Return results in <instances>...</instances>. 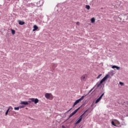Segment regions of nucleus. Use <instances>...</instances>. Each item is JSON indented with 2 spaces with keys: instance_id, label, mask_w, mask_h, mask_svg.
<instances>
[{
  "instance_id": "obj_10",
  "label": "nucleus",
  "mask_w": 128,
  "mask_h": 128,
  "mask_svg": "<svg viewBox=\"0 0 128 128\" xmlns=\"http://www.w3.org/2000/svg\"><path fill=\"white\" fill-rule=\"evenodd\" d=\"M91 22L92 24H94V22H96V18H91Z\"/></svg>"
},
{
  "instance_id": "obj_25",
  "label": "nucleus",
  "mask_w": 128,
  "mask_h": 128,
  "mask_svg": "<svg viewBox=\"0 0 128 128\" xmlns=\"http://www.w3.org/2000/svg\"><path fill=\"white\" fill-rule=\"evenodd\" d=\"M54 66H56V64H54Z\"/></svg>"
},
{
  "instance_id": "obj_5",
  "label": "nucleus",
  "mask_w": 128,
  "mask_h": 128,
  "mask_svg": "<svg viewBox=\"0 0 128 128\" xmlns=\"http://www.w3.org/2000/svg\"><path fill=\"white\" fill-rule=\"evenodd\" d=\"M88 112V110H86L82 115H81L80 118H78V120H76V124H80L82 122V116H84V114Z\"/></svg>"
},
{
  "instance_id": "obj_1",
  "label": "nucleus",
  "mask_w": 128,
  "mask_h": 128,
  "mask_svg": "<svg viewBox=\"0 0 128 128\" xmlns=\"http://www.w3.org/2000/svg\"><path fill=\"white\" fill-rule=\"evenodd\" d=\"M30 100L28 102H22L20 104H24V106H28L29 104H32V102H34L35 104H38V102L39 100L38 98H31L29 99Z\"/></svg>"
},
{
  "instance_id": "obj_12",
  "label": "nucleus",
  "mask_w": 128,
  "mask_h": 128,
  "mask_svg": "<svg viewBox=\"0 0 128 128\" xmlns=\"http://www.w3.org/2000/svg\"><path fill=\"white\" fill-rule=\"evenodd\" d=\"M19 24L20 26H24V22L22 21H19Z\"/></svg>"
},
{
  "instance_id": "obj_26",
  "label": "nucleus",
  "mask_w": 128,
  "mask_h": 128,
  "mask_svg": "<svg viewBox=\"0 0 128 128\" xmlns=\"http://www.w3.org/2000/svg\"><path fill=\"white\" fill-rule=\"evenodd\" d=\"M26 110H28V108H26Z\"/></svg>"
},
{
  "instance_id": "obj_14",
  "label": "nucleus",
  "mask_w": 128,
  "mask_h": 128,
  "mask_svg": "<svg viewBox=\"0 0 128 128\" xmlns=\"http://www.w3.org/2000/svg\"><path fill=\"white\" fill-rule=\"evenodd\" d=\"M86 8L87 10H90V6L89 5H86Z\"/></svg>"
},
{
  "instance_id": "obj_24",
  "label": "nucleus",
  "mask_w": 128,
  "mask_h": 128,
  "mask_svg": "<svg viewBox=\"0 0 128 128\" xmlns=\"http://www.w3.org/2000/svg\"><path fill=\"white\" fill-rule=\"evenodd\" d=\"M62 128H64V126H62Z\"/></svg>"
},
{
  "instance_id": "obj_13",
  "label": "nucleus",
  "mask_w": 128,
  "mask_h": 128,
  "mask_svg": "<svg viewBox=\"0 0 128 128\" xmlns=\"http://www.w3.org/2000/svg\"><path fill=\"white\" fill-rule=\"evenodd\" d=\"M111 124L112 126H116V123H114V122L112 121Z\"/></svg>"
},
{
  "instance_id": "obj_20",
  "label": "nucleus",
  "mask_w": 128,
  "mask_h": 128,
  "mask_svg": "<svg viewBox=\"0 0 128 128\" xmlns=\"http://www.w3.org/2000/svg\"><path fill=\"white\" fill-rule=\"evenodd\" d=\"M8 112H10V111H9L8 110H6V116H8Z\"/></svg>"
},
{
  "instance_id": "obj_2",
  "label": "nucleus",
  "mask_w": 128,
  "mask_h": 128,
  "mask_svg": "<svg viewBox=\"0 0 128 128\" xmlns=\"http://www.w3.org/2000/svg\"><path fill=\"white\" fill-rule=\"evenodd\" d=\"M110 76V75L107 74L106 75L100 82V83H97L96 84V86L97 88H100V86L102 84V82H105L106 80H108V78Z\"/></svg>"
},
{
  "instance_id": "obj_3",
  "label": "nucleus",
  "mask_w": 128,
  "mask_h": 128,
  "mask_svg": "<svg viewBox=\"0 0 128 128\" xmlns=\"http://www.w3.org/2000/svg\"><path fill=\"white\" fill-rule=\"evenodd\" d=\"M88 78V74H84L80 77V81L82 82H84L86 81V80Z\"/></svg>"
},
{
  "instance_id": "obj_4",
  "label": "nucleus",
  "mask_w": 128,
  "mask_h": 128,
  "mask_svg": "<svg viewBox=\"0 0 128 128\" xmlns=\"http://www.w3.org/2000/svg\"><path fill=\"white\" fill-rule=\"evenodd\" d=\"M84 96H82L81 98H80V99L78 100H77L74 104H73V108L76 106V104H78L80 102L81 100H84Z\"/></svg>"
},
{
  "instance_id": "obj_19",
  "label": "nucleus",
  "mask_w": 128,
  "mask_h": 128,
  "mask_svg": "<svg viewBox=\"0 0 128 128\" xmlns=\"http://www.w3.org/2000/svg\"><path fill=\"white\" fill-rule=\"evenodd\" d=\"M100 76H102V74H99V75L97 76L96 78H97V79H98V78H100Z\"/></svg>"
},
{
  "instance_id": "obj_6",
  "label": "nucleus",
  "mask_w": 128,
  "mask_h": 128,
  "mask_svg": "<svg viewBox=\"0 0 128 128\" xmlns=\"http://www.w3.org/2000/svg\"><path fill=\"white\" fill-rule=\"evenodd\" d=\"M45 98H46L48 100H50V98H52V94L50 93H46L45 94Z\"/></svg>"
},
{
  "instance_id": "obj_8",
  "label": "nucleus",
  "mask_w": 128,
  "mask_h": 128,
  "mask_svg": "<svg viewBox=\"0 0 128 128\" xmlns=\"http://www.w3.org/2000/svg\"><path fill=\"white\" fill-rule=\"evenodd\" d=\"M104 93H103L99 98H98L95 104H98V102H99L100 101V100H102V96H104Z\"/></svg>"
},
{
  "instance_id": "obj_23",
  "label": "nucleus",
  "mask_w": 128,
  "mask_h": 128,
  "mask_svg": "<svg viewBox=\"0 0 128 128\" xmlns=\"http://www.w3.org/2000/svg\"><path fill=\"white\" fill-rule=\"evenodd\" d=\"M72 110V108H71L70 110H69L68 111V112H70V110Z\"/></svg>"
},
{
  "instance_id": "obj_18",
  "label": "nucleus",
  "mask_w": 128,
  "mask_h": 128,
  "mask_svg": "<svg viewBox=\"0 0 128 128\" xmlns=\"http://www.w3.org/2000/svg\"><path fill=\"white\" fill-rule=\"evenodd\" d=\"M24 106H25L24 105L19 106V108H24Z\"/></svg>"
},
{
  "instance_id": "obj_17",
  "label": "nucleus",
  "mask_w": 128,
  "mask_h": 128,
  "mask_svg": "<svg viewBox=\"0 0 128 128\" xmlns=\"http://www.w3.org/2000/svg\"><path fill=\"white\" fill-rule=\"evenodd\" d=\"M14 110H20V107H15V108H14Z\"/></svg>"
},
{
  "instance_id": "obj_22",
  "label": "nucleus",
  "mask_w": 128,
  "mask_h": 128,
  "mask_svg": "<svg viewBox=\"0 0 128 128\" xmlns=\"http://www.w3.org/2000/svg\"><path fill=\"white\" fill-rule=\"evenodd\" d=\"M76 24H77V26H80V22H76Z\"/></svg>"
},
{
  "instance_id": "obj_21",
  "label": "nucleus",
  "mask_w": 128,
  "mask_h": 128,
  "mask_svg": "<svg viewBox=\"0 0 128 128\" xmlns=\"http://www.w3.org/2000/svg\"><path fill=\"white\" fill-rule=\"evenodd\" d=\"M120 84H121L122 86H124V83L122 82H120Z\"/></svg>"
},
{
  "instance_id": "obj_9",
  "label": "nucleus",
  "mask_w": 128,
  "mask_h": 128,
  "mask_svg": "<svg viewBox=\"0 0 128 128\" xmlns=\"http://www.w3.org/2000/svg\"><path fill=\"white\" fill-rule=\"evenodd\" d=\"M38 26H36V25H34V26L33 32H34V31L36 30H38Z\"/></svg>"
},
{
  "instance_id": "obj_7",
  "label": "nucleus",
  "mask_w": 128,
  "mask_h": 128,
  "mask_svg": "<svg viewBox=\"0 0 128 128\" xmlns=\"http://www.w3.org/2000/svg\"><path fill=\"white\" fill-rule=\"evenodd\" d=\"M80 107H79L78 109L76 110L73 112H72L69 116V118H72V116H74V114H76V112H78V110H80Z\"/></svg>"
},
{
  "instance_id": "obj_16",
  "label": "nucleus",
  "mask_w": 128,
  "mask_h": 128,
  "mask_svg": "<svg viewBox=\"0 0 128 128\" xmlns=\"http://www.w3.org/2000/svg\"><path fill=\"white\" fill-rule=\"evenodd\" d=\"M8 110L9 111L10 110V112H12V110H13V108H12V107L10 106H9Z\"/></svg>"
},
{
  "instance_id": "obj_15",
  "label": "nucleus",
  "mask_w": 128,
  "mask_h": 128,
  "mask_svg": "<svg viewBox=\"0 0 128 128\" xmlns=\"http://www.w3.org/2000/svg\"><path fill=\"white\" fill-rule=\"evenodd\" d=\"M11 32H12V34H16V30H11Z\"/></svg>"
},
{
  "instance_id": "obj_11",
  "label": "nucleus",
  "mask_w": 128,
  "mask_h": 128,
  "mask_svg": "<svg viewBox=\"0 0 128 128\" xmlns=\"http://www.w3.org/2000/svg\"><path fill=\"white\" fill-rule=\"evenodd\" d=\"M112 68H116V70H120V68L116 66H112Z\"/></svg>"
}]
</instances>
